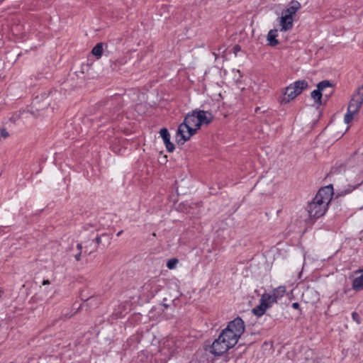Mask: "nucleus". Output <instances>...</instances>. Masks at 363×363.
I'll return each mask as SVG.
<instances>
[{
  "label": "nucleus",
  "mask_w": 363,
  "mask_h": 363,
  "mask_svg": "<svg viewBox=\"0 0 363 363\" xmlns=\"http://www.w3.org/2000/svg\"><path fill=\"white\" fill-rule=\"evenodd\" d=\"M177 263H178V259L176 258H172L167 261V267L169 269H173L176 267Z\"/></svg>",
  "instance_id": "obj_23"
},
{
  "label": "nucleus",
  "mask_w": 363,
  "mask_h": 363,
  "mask_svg": "<svg viewBox=\"0 0 363 363\" xmlns=\"http://www.w3.org/2000/svg\"><path fill=\"white\" fill-rule=\"evenodd\" d=\"M123 65V63H122V62H113L111 64V67L112 70L118 71V70H119V69H120V68H119V65Z\"/></svg>",
  "instance_id": "obj_26"
},
{
  "label": "nucleus",
  "mask_w": 363,
  "mask_h": 363,
  "mask_svg": "<svg viewBox=\"0 0 363 363\" xmlns=\"http://www.w3.org/2000/svg\"><path fill=\"white\" fill-rule=\"evenodd\" d=\"M198 118L197 128H201L203 125L210 124L214 118L211 112L204 110L196 108V112Z\"/></svg>",
  "instance_id": "obj_7"
},
{
  "label": "nucleus",
  "mask_w": 363,
  "mask_h": 363,
  "mask_svg": "<svg viewBox=\"0 0 363 363\" xmlns=\"http://www.w3.org/2000/svg\"><path fill=\"white\" fill-rule=\"evenodd\" d=\"M325 98L326 100H328L330 97L333 94L335 90L334 88L330 89V90H325Z\"/></svg>",
  "instance_id": "obj_25"
},
{
  "label": "nucleus",
  "mask_w": 363,
  "mask_h": 363,
  "mask_svg": "<svg viewBox=\"0 0 363 363\" xmlns=\"http://www.w3.org/2000/svg\"><path fill=\"white\" fill-rule=\"evenodd\" d=\"M311 97L313 99L315 103L318 105V106H320L323 104L322 99L323 94L318 88L313 90L311 92Z\"/></svg>",
  "instance_id": "obj_16"
},
{
  "label": "nucleus",
  "mask_w": 363,
  "mask_h": 363,
  "mask_svg": "<svg viewBox=\"0 0 363 363\" xmlns=\"http://www.w3.org/2000/svg\"><path fill=\"white\" fill-rule=\"evenodd\" d=\"M230 354V352H228V354L225 357V360L227 361L228 359L229 358L228 357V355Z\"/></svg>",
  "instance_id": "obj_41"
},
{
  "label": "nucleus",
  "mask_w": 363,
  "mask_h": 363,
  "mask_svg": "<svg viewBox=\"0 0 363 363\" xmlns=\"http://www.w3.org/2000/svg\"><path fill=\"white\" fill-rule=\"evenodd\" d=\"M237 342H233L230 340L226 334H223L221 331L218 338H216L210 345V352L215 357L222 356L224 353L228 352L230 348H233Z\"/></svg>",
  "instance_id": "obj_3"
},
{
  "label": "nucleus",
  "mask_w": 363,
  "mask_h": 363,
  "mask_svg": "<svg viewBox=\"0 0 363 363\" xmlns=\"http://www.w3.org/2000/svg\"><path fill=\"white\" fill-rule=\"evenodd\" d=\"M294 17L281 12L280 17L281 31H287L293 28Z\"/></svg>",
  "instance_id": "obj_9"
},
{
  "label": "nucleus",
  "mask_w": 363,
  "mask_h": 363,
  "mask_svg": "<svg viewBox=\"0 0 363 363\" xmlns=\"http://www.w3.org/2000/svg\"><path fill=\"white\" fill-rule=\"evenodd\" d=\"M152 282L153 281H152L150 279L148 280V281L145 283V284L143 285V289L146 290L148 289V288L151 286Z\"/></svg>",
  "instance_id": "obj_31"
},
{
  "label": "nucleus",
  "mask_w": 363,
  "mask_h": 363,
  "mask_svg": "<svg viewBox=\"0 0 363 363\" xmlns=\"http://www.w3.org/2000/svg\"><path fill=\"white\" fill-rule=\"evenodd\" d=\"M291 306L294 309L299 310L300 313H301V309L300 308V304L298 302L293 303Z\"/></svg>",
  "instance_id": "obj_30"
},
{
  "label": "nucleus",
  "mask_w": 363,
  "mask_h": 363,
  "mask_svg": "<svg viewBox=\"0 0 363 363\" xmlns=\"http://www.w3.org/2000/svg\"><path fill=\"white\" fill-rule=\"evenodd\" d=\"M91 52L96 59L101 58L104 52V44L102 43H98L92 48Z\"/></svg>",
  "instance_id": "obj_15"
},
{
  "label": "nucleus",
  "mask_w": 363,
  "mask_h": 363,
  "mask_svg": "<svg viewBox=\"0 0 363 363\" xmlns=\"http://www.w3.org/2000/svg\"><path fill=\"white\" fill-rule=\"evenodd\" d=\"M363 104V84L358 87L356 92L352 95V99L349 103V108L352 110V112H359Z\"/></svg>",
  "instance_id": "obj_6"
},
{
  "label": "nucleus",
  "mask_w": 363,
  "mask_h": 363,
  "mask_svg": "<svg viewBox=\"0 0 363 363\" xmlns=\"http://www.w3.org/2000/svg\"><path fill=\"white\" fill-rule=\"evenodd\" d=\"M45 110L44 94L33 98L30 108L28 110L34 117H43Z\"/></svg>",
  "instance_id": "obj_5"
},
{
  "label": "nucleus",
  "mask_w": 363,
  "mask_h": 363,
  "mask_svg": "<svg viewBox=\"0 0 363 363\" xmlns=\"http://www.w3.org/2000/svg\"><path fill=\"white\" fill-rule=\"evenodd\" d=\"M75 305H76V303H74V304H73V308H76L77 311L80 310V308H81L82 307V306H83L82 304H80V306H79L78 308H77V306H75Z\"/></svg>",
  "instance_id": "obj_37"
},
{
  "label": "nucleus",
  "mask_w": 363,
  "mask_h": 363,
  "mask_svg": "<svg viewBox=\"0 0 363 363\" xmlns=\"http://www.w3.org/2000/svg\"><path fill=\"white\" fill-rule=\"evenodd\" d=\"M282 12L284 13L288 14V15L294 17V16L296 14L297 11L296 10V8H294V6L290 5L286 9H284L282 11Z\"/></svg>",
  "instance_id": "obj_22"
},
{
  "label": "nucleus",
  "mask_w": 363,
  "mask_h": 363,
  "mask_svg": "<svg viewBox=\"0 0 363 363\" xmlns=\"http://www.w3.org/2000/svg\"><path fill=\"white\" fill-rule=\"evenodd\" d=\"M39 167V169L35 172V174H39L43 169V166L41 164H40Z\"/></svg>",
  "instance_id": "obj_36"
},
{
  "label": "nucleus",
  "mask_w": 363,
  "mask_h": 363,
  "mask_svg": "<svg viewBox=\"0 0 363 363\" xmlns=\"http://www.w3.org/2000/svg\"><path fill=\"white\" fill-rule=\"evenodd\" d=\"M361 184H357L354 186L348 185V187L342 191L337 192L335 196H334V190L333 184H329L325 186L321 187L315 194L313 200L308 203L307 206V211L309 218L311 219H317L325 215L326 213L328 205L332 202V204L340 206V198L345 195L351 193L353 190L357 189Z\"/></svg>",
  "instance_id": "obj_1"
},
{
  "label": "nucleus",
  "mask_w": 363,
  "mask_h": 363,
  "mask_svg": "<svg viewBox=\"0 0 363 363\" xmlns=\"http://www.w3.org/2000/svg\"><path fill=\"white\" fill-rule=\"evenodd\" d=\"M122 233H123V230H121V231H119V232L117 233V235H116L118 237V236H120Z\"/></svg>",
  "instance_id": "obj_40"
},
{
  "label": "nucleus",
  "mask_w": 363,
  "mask_h": 363,
  "mask_svg": "<svg viewBox=\"0 0 363 363\" xmlns=\"http://www.w3.org/2000/svg\"><path fill=\"white\" fill-rule=\"evenodd\" d=\"M358 112H352V110L347 108V111L344 117V121L345 123H350L354 118V116Z\"/></svg>",
  "instance_id": "obj_21"
},
{
  "label": "nucleus",
  "mask_w": 363,
  "mask_h": 363,
  "mask_svg": "<svg viewBox=\"0 0 363 363\" xmlns=\"http://www.w3.org/2000/svg\"><path fill=\"white\" fill-rule=\"evenodd\" d=\"M293 88L294 89V91L296 93L295 95H299L301 92L306 89L308 87V83L305 79L298 80L294 82L293 84H291Z\"/></svg>",
  "instance_id": "obj_11"
},
{
  "label": "nucleus",
  "mask_w": 363,
  "mask_h": 363,
  "mask_svg": "<svg viewBox=\"0 0 363 363\" xmlns=\"http://www.w3.org/2000/svg\"><path fill=\"white\" fill-rule=\"evenodd\" d=\"M42 284L45 285V279H43L42 281Z\"/></svg>",
  "instance_id": "obj_42"
},
{
  "label": "nucleus",
  "mask_w": 363,
  "mask_h": 363,
  "mask_svg": "<svg viewBox=\"0 0 363 363\" xmlns=\"http://www.w3.org/2000/svg\"><path fill=\"white\" fill-rule=\"evenodd\" d=\"M296 93L294 91V89L290 84L285 89V92L284 96L279 99V102L281 104H286L290 102L291 100L295 99L297 95H295Z\"/></svg>",
  "instance_id": "obj_10"
},
{
  "label": "nucleus",
  "mask_w": 363,
  "mask_h": 363,
  "mask_svg": "<svg viewBox=\"0 0 363 363\" xmlns=\"http://www.w3.org/2000/svg\"><path fill=\"white\" fill-rule=\"evenodd\" d=\"M286 293V287L285 286H279L278 288L274 289L273 295L276 297V299L278 300L281 298L284 294Z\"/></svg>",
  "instance_id": "obj_20"
},
{
  "label": "nucleus",
  "mask_w": 363,
  "mask_h": 363,
  "mask_svg": "<svg viewBox=\"0 0 363 363\" xmlns=\"http://www.w3.org/2000/svg\"><path fill=\"white\" fill-rule=\"evenodd\" d=\"M290 5L296 8V10L298 11V9L301 8V4L298 1L293 0Z\"/></svg>",
  "instance_id": "obj_27"
},
{
  "label": "nucleus",
  "mask_w": 363,
  "mask_h": 363,
  "mask_svg": "<svg viewBox=\"0 0 363 363\" xmlns=\"http://www.w3.org/2000/svg\"><path fill=\"white\" fill-rule=\"evenodd\" d=\"M317 88L323 94L324 91L327 90V88H334V84L329 80H323L318 83Z\"/></svg>",
  "instance_id": "obj_19"
},
{
  "label": "nucleus",
  "mask_w": 363,
  "mask_h": 363,
  "mask_svg": "<svg viewBox=\"0 0 363 363\" xmlns=\"http://www.w3.org/2000/svg\"><path fill=\"white\" fill-rule=\"evenodd\" d=\"M196 109L186 113L184 121L178 126L176 133V141L177 144L184 145L185 142L190 140L199 128H197L198 118L195 113Z\"/></svg>",
  "instance_id": "obj_2"
},
{
  "label": "nucleus",
  "mask_w": 363,
  "mask_h": 363,
  "mask_svg": "<svg viewBox=\"0 0 363 363\" xmlns=\"http://www.w3.org/2000/svg\"><path fill=\"white\" fill-rule=\"evenodd\" d=\"M82 252H77L74 255V259L76 261L79 262L81 260Z\"/></svg>",
  "instance_id": "obj_29"
},
{
  "label": "nucleus",
  "mask_w": 363,
  "mask_h": 363,
  "mask_svg": "<svg viewBox=\"0 0 363 363\" xmlns=\"http://www.w3.org/2000/svg\"><path fill=\"white\" fill-rule=\"evenodd\" d=\"M102 238H107V242H109V238H108V234H106V233H103L101 235L96 234V236L92 239V241L95 242V243H96L95 247L89 252L87 251V250H85L84 252V254L89 255L94 251H95L97 249L98 246L101 243Z\"/></svg>",
  "instance_id": "obj_12"
},
{
  "label": "nucleus",
  "mask_w": 363,
  "mask_h": 363,
  "mask_svg": "<svg viewBox=\"0 0 363 363\" xmlns=\"http://www.w3.org/2000/svg\"><path fill=\"white\" fill-rule=\"evenodd\" d=\"M10 363H14V362H10Z\"/></svg>",
  "instance_id": "obj_44"
},
{
  "label": "nucleus",
  "mask_w": 363,
  "mask_h": 363,
  "mask_svg": "<svg viewBox=\"0 0 363 363\" xmlns=\"http://www.w3.org/2000/svg\"><path fill=\"white\" fill-rule=\"evenodd\" d=\"M166 301H167V298H164L162 301V305L164 306V308H167L169 306V304L165 303Z\"/></svg>",
  "instance_id": "obj_33"
},
{
  "label": "nucleus",
  "mask_w": 363,
  "mask_h": 363,
  "mask_svg": "<svg viewBox=\"0 0 363 363\" xmlns=\"http://www.w3.org/2000/svg\"><path fill=\"white\" fill-rule=\"evenodd\" d=\"M241 50V47L240 45H235L233 48V53L237 55L238 52H240Z\"/></svg>",
  "instance_id": "obj_28"
},
{
  "label": "nucleus",
  "mask_w": 363,
  "mask_h": 363,
  "mask_svg": "<svg viewBox=\"0 0 363 363\" xmlns=\"http://www.w3.org/2000/svg\"><path fill=\"white\" fill-rule=\"evenodd\" d=\"M43 77H43V74H40L38 75V77H36V79H42Z\"/></svg>",
  "instance_id": "obj_38"
},
{
  "label": "nucleus",
  "mask_w": 363,
  "mask_h": 363,
  "mask_svg": "<svg viewBox=\"0 0 363 363\" xmlns=\"http://www.w3.org/2000/svg\"><path fill=\"white\" fill-rule=\"evenodd\" d=\"M278 34L277 29H272L269 31L267 37L268 45L272 47H275L279 44V41L277 39Z\"/></svg>",
  "instance_id": "obj_14"
},
{
  "label": "nucleus",
  "mask_w": 363,
  "mask_h": 363,
  "mask_svg": "<svg viewBox=\"0 0 363 363\" xmlns=\"http://www.w3.org/2000/svg\"><path fill=\"white\" fill-rule=\"evenodd\" d=\"M46 283H47V285H49V284H50V281H49V280H48V279H47Z\"/></svg>",
  "instance_id": "obj_43"
},
{
  "label": "nucleus",
  "mask_w": 363,
  "mask_h": 363,
  "mask_svg": "<svg viewBox=\"0 0 363 363\" xmlns=\"http://www.w3.org/2000/svg\"><path fill=\"white\" fill-rule=\"evenodd\" d=\"M268 308L269 305L264 304V299H263L260 300V303L252 308V311L256 316L261 317L265 313L267 309Z\"/></svg>",
  "instance_id": "obj_13"
},
{
  "label": "nucleus",
  "mask_w": 363,
  "mask_h": 363,
  "mask_svg": "<svg viewBox=\"0 0 363 363\" xmlns=\"http://www.w3.org/2000/svg\"><path fill=\"white\" fill-rule=\"evenodd\" d=\"M352 289L357 291H359L363 289V274H361L353 279Z\"/></svg>",
  "instance_id": "obj_17"
},
{
  "label": "nucleus",
  "mask_w": 363,
  "mask_h": 363,
  "mask_svg": "<svg viewBox=\"0 0 363 363\" xmlns=\"http://www.w3.org/2000/svg\"><path fill=\"white\" fill-rule=\"evenodd\" d=\"M264 299V304L269 305V308L272 306L274 303H276L277 300L273 294L264 293L262 295L260 300Z\"/></svg>",
  "instance_id": "obj_18"
},
{
  "label": "nucleus",
  "mask_w": 363,
  "mask_h": 363,
  "mask_svg": "<svg viewBox=\"0 0 363 363\" xmlns=\"http://www.w3.org/2000/svg\"><path fill=\"white\" fill-rule=\"evenodd\" d=\"M92 300H93V297H92V296H91V297H89V298H86V300H84V303H82V305L84 306L85 303H86V305L90 304V303H91V301Z\"/></svg>",
  "instance_id": "obj_32"
},
{
  "label": "nucleus",
  "mask_w": 363,
  "mask_h": 363,
  "mask_svg": "<svg viewBox=\"0 0 363 363\" xmlns=\"http://www.w3.org/2000/svg\"><path fill=\"white\" fill-rule=\"evenodd\" d=\"M337 172V167H333L330 172V174H335Z\"/></svg>",
  "instance_id": "obj_35"
},
{
  "label": "nucleus",
  "mask_w": 363,
  "mask_h": 363,
  "mask_svg": "<svg viewBox=\"0 0 363 363\" xmlns=\"http://www.w3.org/2000/svg\"><path fill=\"white\" fill-rule=\"evenodd\" d=\"M159 133L164 144L165 145L167 151L168 152H172L175 149V146L170 140L171 136L168 129L167 128H162L160 129Z\"/></svg>",
  "instance_id": "obj_8"
},
{
  "label": "nucleus",
  "mask_w": 363,
  "mask_h": 363,
  "mask_svg": "<svg viewBox=\"0 0 363 363\" xmlns=\"http://www.w3.org/2000/svg\"><path fill=\"white\" fill-rule=\"evenodd\" d=\"M245 330L244 320L239 316L228 322V325L222 331L233 342H238L239 338Z\"/></svg>",
  "instance_id": "obj_4"
},
{
  "label": "nucleus",
  "mask_w": 363,
  "mask_h": 363,
  "mask_svg": "<svg viewBox=\"0 0 363 363\" xmlns=\"http://www.w3.org/2000/svg\"><path fill=\"white\" fill-rule=\"evenodd\" d=\"M352 318L357 324H360L362 323V319L358 313H357L356 311L352 313Z\"/></svg>",
  "instance_id": "obj_24"
},
{
  "label": "nucleus",
  "mask_w": 363,
  "mask_h": 363,
  "mask_svg": "<svg viewBox=\"0 0 363 363\" xmlns=\"http://www.w3.org/2000/svg\"><path fill=\"white\" fill-rule=\"evenodd\" d=\"M77 249L79 252H82V245L81 243H78L77 245Z\"/></svg>",
  "instance_id": "obj_34"
},
{
  "label": "nucleus",
  "mask_w": 363,
  "mask_h": 363,
  "mask_svg": "<svg viewBox=\"0 0 363 363\" xmlns=\"http://www.w3.org/2000/svg\"><path fill=\"white\" fill-rule=\"evenodd\" d=\"M259 111H260V107H256L255 110V113H258Z\"/></svg>",
  "instance_id": "obj_39"
}]
</instances>
